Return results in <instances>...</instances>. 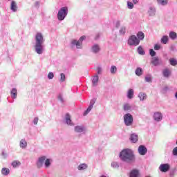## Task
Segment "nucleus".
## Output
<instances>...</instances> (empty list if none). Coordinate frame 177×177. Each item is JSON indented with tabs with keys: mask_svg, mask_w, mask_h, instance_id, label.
<instances>
[{
	"mask_svg": "<svg viewBox=\"0 0 177 177\" xmlns=\"http://www.w3.org/2000/svg\"><path fill=\"white\" fill-rule=\"evenodd\" d=\"M119 158L123 162H127V164H133V162L136 161L135 153L131 149H124L122 150L119 153Z\"/></svg>",
	"mask_w": 177,
	"mask_h": 177,
	"instance_id": "f257e3e1",
	"label": "nucleus"
},
{
	"mask_svg": "<svg viewBox=\"0 0 177 177\" xmlns=\"http://www.w3.org/2000/svg\"><path fill=\"white\" fill-rule=\"evenodd\" d=\"M35 52H36L37 55H42L45 50V46H44L45 39L42 33L37 32L35 35Z\"/></svg>",
	"mask_w": 177,
	"mask_h": 177,
	"instance_id": "f03ea898",
	"label": "nucleus"
},
{
	"mask_svg": "<svg viewBox=\"0 0 177 177\" xmlns=\"http://www.w3.org/2000/svg\"><path fill=\"white\" fill-rule=\"evenodd\" d=\"M44 164L45 168H49L52 165V159L46 158V156L39 157L36 162L37 168H42Z\"/></svg>",
	"mask_w": 177,
	"mask_h": 177,
	"instance_id": "7ed1b4c3",
	"label": "nucleus"
},
{
	"mask_svg": "<svg viewBox=\"0 0 177 177\" xmlns=\"http://www.w3.org/2000/svg\"><path fill=\"white\" fill-rule=\"evenodd\" d=\"M68 15V7L64 6L62 7L59 10L57 15V17L59 21H63Z\"/></svg>",
	"mask_w": 177,
	"mask_h": 177,
	"instance_id": "20e7f679",
	"label": "nucleus"
},
{
	"mask_svg": "<svg viewBox=\"0 0 177 177\" xmlns=\"http://www.w3.org/2000/svg\"><path fill=\"white\" fill-rule=\"evenodd\" d=\"M86 37L82 36L78 40L73 39L71 42V48H74V46H76L77 49H82V41H85V39Z\"/></svg>",
	"mask_w": 177,
	"mask_h": 177,
	"instance_id": "39448f33",
	"label": "nucleus"
},
{
	"mask_svg": "<svg viewBox=\"0 0 177 177\" xmlns=\"http://www.w3.org/2000/svg\"><path fill=\"white\" fill-rule=\"evenodd\" d=\"M140 44V41L138 39V37L135 35H130L127 40V44L129 46H138Z\"/></svg>",
	"mask_w": 177,
	"mask_h": 177,
	"instance_id": "423d86ee",
	"label": "nucleus"
},
{
	"mask_svg": "<svg viewBox=\"0 0 177 177\" xmlns=\"http://www.w3.org/2000/svg\"><path fill=\"white\" fill-rule=\"evenodd\" d=\"M124 125L126 127H132L133 125V116L131 113H126L123 116Z\"/></svg>",
	"mask_w": 177,
	"mask_h": 177,
	"instance_id": "0eeeda50",
	"label": "nucleus"
},
{
	"mask_svg": "<svg viewBox=\"0 0 177 177\" xmlns=\"http://www.w3.org/2000/svg\"><path fill=\"white\" fill-rule=\"evenodd\" d=\"M74 132L79 133V135H85L86 133V127L84 126H75L74 127Z\"/></svg>",
	"mask_w": 177,
	"mask_h": 177,
	"instance_id": "6e6552de",
	"label": "nucleus"
},
{
	"mask_svg": "<svg viewBox=\"0 0 177 177\" xmlns=\"http://www.w3.org/2000/svg\"><path fill=\"white\" fill-rule=\"evenodd\" d=\"M95 103H96V98H93L91 102H90V104L88 106V107L87 108V109L84 111L83 115H86L87 114H89V113H91V111L92 110V109H93V106H95Z\"/></svg>",
	"mask_w": 177,
	"mask_h": 177,
	"instance_id": "1a4fd4ad",
	"label": "nucleus"
},
{
	"mask_svg": "<svg viewBox=\"0 0 177 177\" xmlns=\"http://www.w3.org/2000/svg\"><path fill=\"white\" fill-rule=\"evenodd\" d=\"M64 122L68 127H74L75 125L73 120H71V116H70V114L68 113L65 115Z\"/></svg>",
	"mask_w": 177,
	"mask_h": 177,
	"instance_id": "9d476101",
	"label": "nucleus"
},
{
	"mask_svg": "<svg viewBox=\"0 0 177 177\" xmlns=\"http://www.w3.org/2000/svg\"><path fill=\"white\" fill-rule=\"evenodd\" d=\"M160 172H168L171 169V165L168 163H163L159 166Z\"/></svg>",
	"mask_w": 177,
	"mask_h": 177,
	"instance_id": "9b49d317",
	"label": "nucleus"
},
{
	"mask_svg": "<svg viewBox=\"0 0 177 177\" xmlns=\"http://www.w3.org/2000/svg\"><path fill=\"white\" fill-rule=\"evenodd\" d=\"M151 63L153 66L157 67V66H160V64H162V61L161 59H159L158 57H153L151 58Z\"/></svg>",
	"mask_w": 177,
	"mask_h": 177,
	"instance_id": "f8f14e48",
	"label": "nucleus"
},
{
	"mask_svg": "<svg viewBox=\"0 0 177 177\" xmlns=\"http://www.w3.org/2000/svg\"><path fill=\"white\" fill-rule=\"evenodd\" d=\"M153 118L156 122H161L162 121V113L161 112H155Z\"/></svg>",
	"mask_w": 177,
	"mask_h": 177,
	"instance_id": "ddd939ff",
	"label": "nucleus"
},
{
	"mask_svg": "<svg viewBox=\"0 0 177 177\" xmlns=\"http://www.w3.org/2000/svg\"><path fill=\"white\" fill-rule=\"evenodd\" d=\"M138 153L140 156H146L147 153V148L145 145H140L138 147Z\"/></svg>",
	"mask_w": 177,
	"mask_h": 177,
	"instance_id": "4468645a",
	"label": "nucleus"
},
{
	"mask_svg": "<svg viewBox=\"0 0 177 177\" xmlns=\"http://www.w3.org/2000/svg\"><path fill=\"white\" fill-rule=\"evenodd\" d=\"M92 53H99L100 52V46L98 44H93L91 49Z\"/></svg>",
	"mask_w": 177,
	"mask_h": 177,
	"instance_id": "2eb2a0df",
	"label": "nucleus"
},
{
	"mask_svg": "<svg viewBox=\"0 0 177 177\" xmlns=\"http://www.w3.org/2000/svg\"><path fill=\"white\" fill-rule=\"evenodd\" d=\"M129 140L131 143H136V142H138V140H139L138 134L135 133H131L130 135Z\"/></svg>",
	"mask_w": 177,
	"mask_h": 177,
	"instance_id": "dca6fc26",
	"label": "nucleus"
},
{
	"mask_svg": "<svg viewBox=\"0 0 177 177\" xmlns=\"http://www.w3.org/2000/svg\"><path fill=\"white\" fill-rule=\"evenodd\" d=\"M97 82H99V75H95L92 79L93 86H97Z\"/></svg>",
	"mask_w": 177,
	"mask_h": 177,
	"instance_id": "f3484780",
	"label": "nucleus"
},
{
	"mask_svg": "<svg viewBox=\"0 0 177 177\" xmlns=\"http://www.w3.org/2000/svg\"><path fill=\"white\" fill-rule=\"evenodd\" d=\"M12 99H17V88H13L10 91Z\"/></svg>",
	"mask_w": 177,
	"mask_h": 177,
	"instance_id": "a211bd4d",
	"label": "nucleus"
},
{
	"mask_svg": "<svg viewBox=\"0 0 177 177\" xmlns=\"http://www.w3.org/2000/svg\"><path fill=\"white\" fill-rule=\"evenodd\" d=\"M10 174V170L9 168L3 167L1 169V175L3 176H8Z\"/></svg>",
	"mask_w": 177,
	"mask_h": 177,
	"instance_id": "6ab92c4d",
	"label": "nucleus"
},
{
	"mask_svg": "<svg viewBox=\"0 0 177 177\" xmlns=\"http://www.w3.org/2000/svg\"><path fill=\"white\" fill-rule=\"evenodd\" d=\"M17 3H16V1H11V6H10V9L12 12H17Z\"/></svg>",
	"mask_w": 177,
	"mask_h": 177,
	"instance_id": "aec40b11",
	"label": "nucleus"
},
{
	"mask_svg": "<svg viewBox=\"0 0 177 177\" xmlns=\"http://www.w3.org/2000/svg\"><path fill=\"white\" fill-rule=\"evenodd\" d=\"M156 2L159 6H167L168 5V0H156Z\"/></svg>",
	"mask_w": 177,
	"mask_h": 177,
	"instance_id": "412c9836",
	"label": "nucleus"
},
{
	"mask_svg": "<svg viewBox=\"0 0 177 177\" xmlns=\"http://www.w3.org/2000/svg\"><path fill=\"white\" fill-rule=\"evenodd\" d=\"M169 41V37H168V36L167 35H163L160 39V42L161 44H163V45H167Z\"/></svg>",
	"mask_w": 177,
	"mask_h": 177,
	"instance_id": "4be33fe9",
	"label": "nucleus"
},
{
	"mask_svg": "<svg viewBox=\"0 0 177 177\" xmlns=\"http://www.w3.org/2000/svg\"><path fill=\"white\" fill-rule=\"evenodd\" d=\"M149 16L153 17L156 16V8L154 7H149L148 10Z\"/></svg>",
	"mask_w": 177,
	"mask_h": 177,
	"instance_id": "5701e85b",
	"label": "nucleus"
},
{
	"mask_svg": "<svg viewBox=\"0 0 177 177\" xmlns=\"http://www.w3.org/2000/svg\"><path fill=\"white\" fill-rule=\"evenodd\" d=\"M135 93V91H133V88H129L127 91V97L129 99H133V95Z\"/></svg>",
	"mask_w": 177,
	"mask_h": 177,
	"instance_id": "b1692460",
	"label": "nucleus"
},
{
	"mask_svg": "<svg viewBox=\"0 0 177 177\" xmlns=\"http://www.w3.org/2000/svg\"><path fill=\"white\" fill-rule=\"evenodd\" d=\"M135 74L138 77H140L143 75V69L140 67L137 68L135 71Z\"/></svg>",
	"mask_w": 177,
	"mask_h": 177,
	"instance_id": "393cba45",
	"label": "nucleus"
},
{
	"mask_svg": "<svg viewBox=\"0 0 177 177\" xmlns=\"http://www.w3.org/2000/svg\"><path fill=\"white\" fill-rule=\"evenodd\" d=\"M138 97L141 102H143V100H146V99H147V95H146L145 93L140 92L138 94Z\"/></svg>",
	"mask_w": 177,
	"mask_h": 177,
	"instance_id": "a878e982",
	"label": "nucleus"
},
{
	"mask_svg": "<svg viewBox=\"0 0 177 177\" xmlns=\"http://www.w3.org/2000/svg\"><path fill=\"white\" fill-rule=\"evenodd\" d=\"M19 147L26 149L27 147V141L25 139H21L19 142Z\"/></svg>",
	"mask_w": 177,
	"mask_h": 177,
	"instance_id": "bb28decb",
	"label": "nucleus"
},
{
	"mask_svg": "<svg viewBox=\"0 0 177 177\" xmlns=\"http://www.w3.org/2000/svg\"><path fill=\"white\" fill-rule=\"evenodd\" d=\"M137 52L138 55H140L141 56H145V55H146V52H145V50H143V47H142V46H139L138 47Z\"/></svg>",
	"mask_w": 177,
	"mask_h": 177,
	"instance_id": "cd10ccee",
	"label": "nucleus"
},
{
	"mask_svg": "<svg viewBox=\"0 0 177 177\" xmlns=\"http://www.w3.org/2000/svg\"><path fill=\"white\" fill-rule=\"evenodd\" d=\"M162 75L165 78H168V77L171 75V71L168 68H165L162 71Z\"/></svg>",
	"mask_w": 177,
	"mask_h": 177,
	"instance_id": "c85d7f7f",
	"label": "nucleus"
},
{
	"mask_svg": "<svg viewBox=\"0 0 177 177\" xmlns=\"http://www.w3.org/2000/svg\"><path fill=\"white\" fill-rule=\"evenodd\" d=\"M88 168V165L86 163H82L78 165L77 169L79 171H84V169H86Z\"/></svg>",
	"mask_w": 177,
	"mask_h": 177,
	"instance_id": "c756f323",
	"label": "nucleus"
},
{
	"mask_svg": "<svg viewBox=\"0 0 177 177\" xmlns=\"http://www.w3.org/2000/svg\"><path fill=\"white\" fill-rule=\"evenodd\" d=\"M169 37L171 39H172L173 41H175V39H176L177 38V33L174 31H170L169 34Z\"/></svg>",
	"mask_w": 177,
	"mask_h": 177,
	"instance_id": "7c9ffc66",
	"label": "nucleus"
},
{
	"mask_svg": "<svg viewBox=\"0 0 177 177\" xmlns=\"http://www.w3.org/2000/svg\"><path fill=\"white\" fill-rule=\"evenodd\" d=\"M137 38L139 41H143L145 39V33L143 32L140 31L137 33Z\"/></svg>",
	"mask_w": 177,
	"mask_h": 177,
	"instance_id": "2f4dec72",
	"label": "nucleus"
},
{
	"mask_svg": "<svg viewBox=\"0 0 177 177\" xmlns=\"http://www.w3.org/2000/svg\"><path fill=\"white\" fill-rule=\"evenodd\" d=\"M139 176V171L137 169H133L130 172V176L129 177H138Z\"/></svg>",
	"mask_w": 177,
	"mask_h": 177,
	"instance_id": "473e14b6",
	"label": "nucleus"
},
{
	"mask_svg": "<svg viewBox=\"0 0 177 177\" xmlns=\"http://www.w3.org/2000/svg\"><path fill=\"white\" fill-rule=\"evenodd\" d=\"M127 33V27L126 26H122L119 30V34L120 35H125Z\"/></svg>",
	"mask_w": 177,
	"mask_h": 177,
	"instance_id": "72a5a7b5",
	"label": "nucleus"
},
{
	"mask_svg": "<svg viewBox=\"0 0 177 177\" xmlns=\"http://www.w3.org/2000/svg\"><path fill=\"white\" fill-rule=\"evenodd\" d=\"M111 167L114 169H118L120 168V163L118 162H112L111 164Z\"/></svg>",
	"mask_w": 177,
	"mask_h": 177,
	"instance_id": "f704fd0d",
	"label": "nucleus"
},
{
	"mask_svg": "<svg viewBox=\"0 0 177 177\" xmlns=\"http://www.w3.org/2000/svg\"><path fill=\"white\" fill-rule=\"evenodd\" d=\"M11 165L13 168H17V167H20V165H21V162H20V161L15 160L11 163Z\"/></svg>",
	"mask_w": 177,
	"mask_h": 177,
	"instance_id": "c9c22d12",
	"label": "nucleus"
},
{
	"mask_svg": "<svg viewBox=\"0 0 177 177\" xmlns=\"http://www.w3.org/2000/svg\"><path fill=\"white\" fill-rule=\"evenodd\" d=\"M131 109H132V106H131V104L127 103L124 104L123 106V109L124 111H129V110H131Z\"/></svg>",
	"mask_w": 177,
	"mask_h": 177,
	"instance_id": "e433bc0d",
	"label": "nucleus"
},
{
	"mask_svg": "<svg viewBox=\"0 0 177 177\" xmlns=\"http://www.w3.org/2000/svg\"><path fill=\"white\" fill-rule=\"evenodd\" d=\"M169 62L171 66H177V59L176 58H170Z\"/></svg>",
	"mask_w": 177,
	"mask_h": 177,
	"instance_id": "4c0bfd02",
	"label": "nucleus"
},
{
	"mask_svg": "<svg viewBox=\"0 0 177 177\" xmlns=\"http://www.w3.org/2000/svg\"><path fill=\"white\" fill-rule=\"evenodd\" d=\"M111 74H115L117 73V66H111L110 68Z\"/></svg>",
	"mask_w": 177,
	"mask_h": 177,
	"instance_id": "58836bf2",
	"label": "nucleus"
},
{
	"mask_svg": "<svg viewBox=\"0 0 177 177\" xmlns=\"http://www.w3.org/2000/svg\"><path fill=\"white\" fill-rule=\"evenodd\" d=\"M60 82H64L66 81V75L64 73H61L60 74Z\"/></svg>",
	"mask_w": 177,
	"mask_h": 177,
	"instance_id": "ea45409f",
	"label": "nucleus"
},
{
	"mask_svg": "<svg viewBox=\"0 0 177 177\" xmlns=\"http://www.w3.org/2000/svg\"><path fill=\"white\" fill-rule=\"evenodd\" d=\"M102 72H103V69L102 68V67L98 66L97 68V74H96V75H100V74H102Z\"/></svg>",
	"mask_w": 177,
	"mask_h": 177,
	"instance_id": "a19ab883",
	"label": "nucleus"
},
{
	"mask_svg": "<svg viewBox=\"0 0 177 177\" xmlns=\"http://www.w3.org/2000/svg\"><path fill=\"white\" fill-rule=\"evenodd\" d=\"M58 100L61 102V103H64V98L63 97V95L62 94H59L57 97Z\"/></svg>",
	"mask_w": 177,
	"mask_h": 177,
	"instance_id": "79ce46f5",
	"label": "nucleus"
},
{
	"mask_svg": "<svg viewBox=\"0 0 177 177\" xmlns=\"http://www.w3.org/2000/svg\"><path fill=\"white\" fill-rule=\"evenodd\" d=\"M127 8L128 9H133V3L127 1Z\"/></svg>",
	"mask_w": 177,
	"mask_h": 177,
	"instance_id": "37998d69",
	"label": "nucleus"
},
{
	"mask_svg": "<svg viewBox=\"0 0 177 177\" xmlns=\"http://www.w3.org/2000/svg\"><path fill=\"white\" fill-rule=\"evenodd\" d=\"M145 82H151V75H148L145 77Z\"/></svg>",
	"mask_w": 177,
	"mask_h": 177,
	"instance_id": "c03bdc74",
	"label": "nucleus"
},
{
	"mask_svg": "<svg viewBox=\"0 0 177 177\" xmlns=\"http://www.w3.org/2000/svg\"><path fill=\"white\" fill-rule=\"evenodd\" d=\"M156 51H154V50L153 49H150L149 50V55L150 56H151L152 57H154V56H156Z\"/></svg>",
	"mask_w": 177,
	"mask_h": 177,
	"instance_id": "a18cd8bd",
	"label": "nucleus"
},
{
	"mask_svg": "<svg viewBox=\"0 0 177 177\" xmlns=\"http://www.w3.org/2000/svg\"><path fill=\"white\" fill-rule=\"evenodd\" d=\"M8 153L5 152V151H2L1 153V156L3 157V160H6V158H8Z\"/></svg>",
	"mask_w": 177,
	"mask_h": 177,
	"instance_id": "49530a36",
	"label": "nucleus"
},
{
	"mask_svg": "<svg viewBox=\"0 0 177 177\" xmlns=\"http://www.w3.org/2000/svg\"><path fill=\"white\" fill-rule=\"evenodd\" d=\"M55 77V75L53 74V73L52 72H50L48 74V80H53V77Z\"/></svg>",
	"mask_w": 177,
	"mask_h": 177,
	"instance_id": "de8ad7c7",
	"label": "nucleus"
},
{
	"mask_svg": "<svg viewBox=\"0 0 177 177\" xmlns=\"http://www.w3.org/2000/svg\"><path fill=\"white\" fill-rule=\"evenodd\" d=\"M153 48L155 50H160L161 49V46L155 44Z\"/></svg>",
	"mask_w": 177,
	"mask_h": 177,
	"instance_id": "09e8293b",
	"label": "nucleus"
},
{
	"mask_svg": "<svg viewBox=\"0 0 177 177\" xmlns=\"http://www.w3.org/2000/svg\"><path fill=\"white\" fill-rule=\"evenodd\" d=\"M169 91V88L168 86H165L162 90V93H167V92Z\"/></svg>",
	"mask_w": 177,
	"mask_h": 177,
	"instance_id": "8fccbe9b",
	"label": "nucleus"
},
{
	"mask_svg": "<svg viewBox=\"0 0 177 177\" xmlns=\"http://www.w3.org/2000/svg\"><path fill=\"white\" fill-rule=\"evenodd\" d=\"M38 117H36L33 119V124L34 125H37L38 124V121H39Z\"/></svg>",
	"mask_w": 177,
	"mask_h": 177,
	"instance_id": "3c124183",
	"label": "nucleus"
},
{
	"mask_svg": "<svg viewBox=\"0 0 177 177\" xmlns=\"http://www.w3.org/2000/svg\"><path fill=\"white\" fill-rule=\"evenodd\" d=\"M120 26H121V21H117L115 22V28H120Z\"/></svg>",
	"mask_w": 177,
	"mask_h": 177,
	"instance_id": "603ef678",
	"label": "nucleus"
},
{
	"mask_svg": "<svg viewBox=\"0 0 177 177\" xmlns=\"http://www.w3.org/2000/svg\"><path fill=\"white\" fill-rule=\"evenodd\" d=\"M172 154H173V156H177V147L174 148V149L172 151Z\"/></svg>",
	"mask_w": 177,
	"mask_h": 177,
	"instance_id": "864d4df0",
	"label": "nucleus"
},
{
	"mask_svg": "<svg viewBox=\"0 0 177 177\" xmlns=\"http://www.w3.org/2000/svg\"><path fill=\"white\" fill-rule=\"evenodd\" d=\"M35 8H36L37 9L39 8V1L35 2Z\"/></svg>",
	"mask_w": 177,
	"mask_h": 177,
	"instance_id": "5fc2aeb1",
	"label": "nucleus"
},
{
	"mask_svg": "<svg viewBox=\"0 0 177 177\" xmlns=\"http://www.w3.org/2000/svg\"><path fill=\"white\" fill-rule=\"evenodd\" d=\"M175 172H176V169H174V170L171 171H170V176H171V177L174 176Z\"/></svg>",
	"mask_w": 177,
	"mask_h": 177,
	"instance_id": "6e6d98bb",
	"label": "nucleus"
},
{
	"mask_svg": "<svg viewBox=\"0 0 177 177\" xmlns=\"http://www.w3.org/2000/svg\"><path fill=\"white\" fill-rule=\"evenodd\" d=\"M132 2L134 5H136L137 3H139V0H132Z\"/></svg>",
	"mask_w": 177,
	"mask_h": 177,
	"instance_id": "4d7b16f0",
	"label": "nucleus"
},
{
	"mask_svg": "<svg viewBox=\"0 0 177 177\" xmlns=\"http://www.w3.org/2000/svg\"><path fill=\"white\" fill-rule=\"evenodd\" d=\"M100 37V35L97 34L95 37V39H99V38Z\"/></svg>",
	"mask_w": 177,
	"mask_h": 177,
	"instance_id": "13d9d810",
	"label": "nucleus"
},
{
	"mask_svg": "<svg viewBox=\"0 0 177 177\" xmlns=\"http://www.w3.org/2000/svg\"><path fill=\"white\" fill-rule=\"evenodd\" d=\"M175 97H176V99H177V91L176 92V93H175Z\"/></svg>",
	"mask_w": 177,
	"mask_h": 177,
	"instance_id": "bf43d9fd",
	"label": "nucleus"
},
{
	"mask_svg": "<svg viewBox=\"0 0 177 177\" xmlns=\"http://www.w3.org/2000/svg\"><path fill=\"white\" fill-rule=\"evenodd\" d=\"M100 177H106V176H104V175H102V176H101Z\"/></svg>",
	"mask_w": 177,
	"mask_h": 177,
	"instance_id": "052dcab7",
	"label": "nucleus"
},
{
	"mask_svg": "<svg viewBox=\"0 0 177 177\" xmlns=\"http://www.w3.org/2000/svg\"><path fill=\"white\" fill-rule=\"evenodd\" d=\"M145 177H151V176H145Z\"/></svg>",
	"mask_w": 177,
	"mask_h": 177,
	"instance_id": "680f3d73",
	"label": "nucleus"
},
{
	"mask_svg": "<svg viewBox=\"0 0 177 177\" xmlns=\"http://www.w3.org/2000/svg\"><path fill=\"white\" fill-rule=\"evenodd\" d=\"M176 145H177V140H176Z\"/></svg>",
	"mask_w": 177,
	"mask_h": 177,
	"instance_id": "e2e57ef3",
	"label": "nucleus"
}]
</instances>
